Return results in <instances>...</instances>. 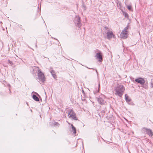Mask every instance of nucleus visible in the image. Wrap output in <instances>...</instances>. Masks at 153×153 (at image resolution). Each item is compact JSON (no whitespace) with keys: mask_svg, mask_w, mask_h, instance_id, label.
<instances>
[{"mask_svg":"<svg viewBox=\"0 0 153 153\" xmlns=\"http://www.w3.org/2000/svg\"><path fill=\"white\" fill-rule=\"evenodd\" d=\"M115 95L121 97L125 91V88L122 84H118L115 87Z\"/></svg>","mask_w":153,"mask_h":153,"instance_id":"nucleus-1","label":"nucleus"},{"mask_svg":"<svg viewBox=\"0 0 153 153\" xmlns=\"http://www.w3.org/2000/svg\"><path fill=\"white\" fill-rule=\"evenodd\" d=\"M68 116L69 118L72 120H77L78 119L76 116V114L72 109H70L68 111Z\"/></svg>","mask_w":153,"mask_h":153,"instance_id":"nucleus-2","label":"nucleus"},{"mask_svg":"<svg viewBox=\"0 0 153 153\" xmlns=\"http://www.w3.org/2000/svg\"><path fill=\"white\" fill-rule=\"evenodd\" d=\"M37 68H38L37 70L38 78H37L36 79H38L42 82H45V79L44 74L39 69V68L37 67Z\"/></svg>","mask_w":153,"mask_h":153,"instance_id":"nucleus-3","label":"nucleus"},{"mask_svg":"<svg viewBox=\"0 0 153 153\" xmlns=\"http://www.w3.org/2000/svg\"><path fill=\"white\" fill-rule=\"evenodd\" d=\"M128 28L129 27L128 26L125 27L122 30L120 34V37L121 38L125 39L128 37Z\"/></svg>","mask_w":153,"mask_h":153,"instance_id":"nucleus-4","label":"nucleus"},{"mask_svg":"<svg viewBox=\"0 0 153 153\" xmlns=\"http://www.w3.org/2000/svg\"><path fill=\"white\" fill-rule=\"evenodd\" d=\"M74 22L77 26L80 27L81 26V24L80 21V18L79 16H76L75 17Z\"/></svg>","mask_w":153,"mask_h":153,"instance_id":"nucleus-5","label":"nucleus"},{"mask_svg":"<svg viewBox=\"0 0 153 153\" xmlns=\"http://www.w3.org/2000/svg\"><path fill=\"white\" fill-rule=\"evenodd\" d=\"M96 59L98 60L99 62H102V53L99 52L96 53L95 55Z\"/></svg>","mask_w":153,"mask_h":153,"instance_id":"nucleus-6","label":"nucleus"},{"mask_svg":"<svg viewBox=\"0 0 153 153\" xmlns=\"http://www.w3.org/2000/svg\"><path fill=\"white\" fill-rule=\"evenodd\" d=\"M135 81L141 85H143L145 83V81L144 79L141 78L136 79Z\"/></svg>","mask_w":153,"mask_h":153,"instance_id":"nucleus-7","label":"nucleus"},{"mask_svg":"<svg viewBox=\"0 0 153 153\" xmlns=\"http://www.w3.org/2000/svg\"><path fill=\"white\" fill-rule=\"evenodd\" d=\"M96 99L98 101V103L100 104L103 105L105 103V102L104 100L100 97H99V98L97 97Z\"/></svg>","mask_w":153,"mask_h":153,"instance_id":"nucleus-8","label":"nucleus"},{"mask_svg":"<svg viewBox=\"0 0 153 153\" xmlns=\"http://www.w3.org/2000/svg\"><path fill=\"white\" fill-rule=\"evenodd\" d=\"M107 38L109 39H110L113 36V34L111 31H109L107 33Z\"/></svg>","mask_w":153,"mask_h":153,"instance_id":"nucleus-9","label":"nucleus"},{"mask_svg":"<svg viewBox=\"0 0 153 153\" xmlns=\"http://www.w3.org/2000/svg\"><path fill=\"white\" fill-rule=\"evenodd\" d=\"M146 132L147 134H148L149 136L152 137L153 135V133L152 131L150 129H146Z\"/></svg>","mask_w":153,"mask_h":153,"instance_id":"nucleus-10","label":"nucleus"},{"mask_svg":"<svg viewBox=\"0 0 153 153\" xmlns=\"http://www.w3.org/2000/svg\"><path fill=\"white\" fill-rule=\"evenodd\" d=\"M50 73H51V74L52 75V76L53 77V78L54 79H55L56 77V76L55 74V71L52 69L50 70Z\"/></svg>","mask_w":153,"mask_h":153,"instance_id":"nucleus-11","label":"nucleus"},{"mask_svg":"<svg viewBox=\"0 0 153 153\" xmlns=\"http://www.w3.org/2000/svg\"><path fill=\"white\" fill-rule=\"evenodd\" d=\"M71 127L72 129V130H71V131H73V134L75 135L76 133V129L72 124L71 125Z\"/></svg>","mask_w":153,"mask_h":153,"instance_id":"nucleus-12","label":"nucleus"},{"mask_svg":"<svg viewBox=\"0 0 153 153\" xmlns=\"http://www.w3.org/2000/svg\"><path fill=\"white\" fill-rule=\"evenodd\" d=\"M32 97L33 99L36 101H38L39 100L38 97L35 94H33V95Z\"/></svg>","mask_w":153,"mask_h":153,"instance_id":"nucleus-13","label":"nucleus"},{"mask_svg":"<svg viewBox=\"0 0 153 153\" xmlns=\"http://www.w3.org/2000/svg\"><path fill=\"white\" fill-rule=\"evenodd\" d=\"M125 98L127 102H129L130 101V99L128 98V96H127V94H125Z\"/></svg>","mask_w":153,"mask_h":153,"instance_id":"nucleus-14","label":"nucleus"},{"mask_svg":"<svg viewBox=\"0 0 153 153\" xmlns=\"http://www.w3.org/2000/svg\"><path fill=\"white\" fill-rule=\"evenodd\" d=\"M151 87L152 88L153 87V79H151Z\"/></svg>","mask_w":153,"mask_h":153,"instance_id":"nucleus-15","label":"nucleus"},{"mask_svg":"<svg viewBox=\"0 0 153 153\" xmlns=\"http://www.w3.org/2000/svg\"><path fill=\"white\" fill-rule=\"evenodd\" d=\"M127 8L129 10H130L131 9V6L130 5L127 6Z\"/></svg>","mask_w":153,"mask_h":153,"instance_id":"nucleus-16","label":"nucleus"},{"mask_svg":"<svg viewBox=\"0 0 153 153\" xmlns=\"http://www.w3.org/2000/svg\"><path fill=\"white\" fill-rule=\"evenodd\" d=\"M53 124L55 125H59V124L57 122H54Z\"/></svg>","mask_w":153,"mask_h":153,"instance_id":"nucleus-17","label":"nucleus"},{"mask_svg":"<svg viewBox=\"0 0 153 153\" xmlns=\"http://www.w3.org/2000/svg\"><path fill=\"white\" fill-rule=\"evenodd\" d=\"M125 17H128V14L126 13H125Z\"/></svg>","mask_w":153,"mask_h":153,"instance_id":"nucleus-18","label":"nucleus"},{"mask_svg":"<svg viewBox=\"0 0 153 153\" xmlns=\"http://www.w3.org/2000/svg\"><path fill=\"white\" fill-rule=\"evenodd\" d=\"M83 8L84 10H85V9H86L85 6H84V5H83Z\"/></svg>","mask_w":153,"mask_h":153,"instance_id":"nucleus-19","label":"nucleus"},{"mask_svg":"<svg viewBox=\"0 0 153 153\" xmlns=\"http://www.w3.org/2000/svg\"><path fill=\"white\" fill-rule=\"evenodd\" d=\"M9 61V63H10V64H12V62L11 61H10V60H9V61Z\"/></svg>","mask_w":153,"mask_h":153,"instance_id":"nucleus-20","label":"nucleus"},{"mask_svg":"<svg viewBox=\"0 0 153 153\" xmlns=\"http://www.w3.org/2000/svg\"><path fill=\"white\" fill-rule=\"evenodd\" d=\"M87 68H88L89 69H92V68H88V67H87Z\"/></svg>","mask_w":153,"mask_h":153,"instance_id":"nucleus-21","label":"nucleus"},{"mask_svg":"<svg viewBox=\"0 0 153 153\" xmlns=\"http://www.w3.org/2000/svg\"><path fill=\"white\" fill-rule=\"evenodd\" d=\"M99 86V87H100V84H99V86Z\"/></svg>","mask_w":153,"mask_h":153,"instance_id":"nucleus-22","label":"nucleus"},{"mask_svg":"<svg viewBox=\"0 0 153 153\" xmlns=\"http://www.w3.org/2000/svg\"><path fill=\"white\" fill-rule=\"evenodd\" d=\"M68 122V123L69 125H70V123H69L68 122Z\"/></svg>","mask_w":153,"mask_h":153,"instance_id":"nucleus-23","label":"nucleus"},{"mask_svg":"<svg viewBox=\"0 0 153 153\" xmlns=\"http://www.w3.org/2000/svg\"><path fill=\"white\" fill-rule=\"evenodd\" d=\"M96 72L97 73V70H96Z\"/></svg>","mask_w":153,"mask_h":153,"instance_id":"nucleus-24","label":"nucleus"},{"mask_svg":"<svg viewBox=\"0 0 153 153\" xmlns=\"http://www.w3.org/2000/svg\"><path fill=\"white\" fill-rule=\"evenodd\" d=\"M35 93H36V94H37V93H36V92H35Z\"/></svg>","mask_w":153,"mask_h":153,"instance_id":"nucleus-25","label":"nucleus"}]
</instances>
